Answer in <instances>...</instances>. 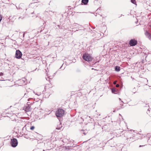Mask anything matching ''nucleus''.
Wrapping results in <instances>:
<instances>
[{"label": "nucleus", "instance_id": "3", "mask_svg": "<svg viewBox=\"0 0 151 151\" xmlns=\"http://www.w3.org/2000/svg\"><path fill=\"white\" fill-rule=\"evenodd\" d=\"M11 145L13 147H16L17 145L18 142L17 139L14 138L11 140Z\"/></svg>", "mask_w": 151, "mask_h": 151}, {"label": "nucleus", "instance_id": "9", "mask_svg": "<svg viewBox=\"0 0 151 151\" xmlns=\"http://www.w3.org/2000/svg\"><path fill=\"white\" fill-rule=\"evenodd\" d=\"M31 109L29 106H28L25 108V110L27 112H28L31 111Z\"/></svg>", "mask_w": 151, "mask_h": 151}, {"label": "nucleus", "instance_id": "11", "mask_svg": "<svg viewBox=\"0 0 151 151\" xmlns=\"http://www.w3.org/2000/svg\"><path fill=\"white\" fill-rule=\"evenodd\" d=\"M88 0H82V2L84 5L87 4V3L88 2Z\"/></svg>", "mask_w": 151, "mask_h": 151}, {"label": "nucleus", "instance_id": "1", "mask_svg": "<svg viewBox=\"0 0 151 151\" xmlns=\"http://www.w3.org/2000/svg\"><path fill=\"white\" fill-rule=\"evenodd\" d=\"M64 111L62 109H58L56 111L55 115L57 117H62L64 114Z\"/></svg>", "mask_w": 151, "mask_h": 151}, {"label": "nucleus", "instance_id": "2", "mask_svg": "<svg viewBox=\"0 0 151 151\" xmlns=\"http://www.w3.org/2000/svg\"><path fill=\"white\" fill-rule=\"evenodd\" d=\"M82 58L84 60L87 61H92L93 58L90 55L86 53H85L83 55Z\"/></svg>", "mask_w": 151, "mask_h": 151}, {"label": "nucleus", "instance_id": "4", "mask_svg": "<svg viewBox=\"0 0 151 151\" xmlns=\"http://www.w3.org/2000/svg\"><path fill=\"white\" fill-rule=\"evenodd\" d=\"M22 52L19 50H17L15 54V57L18 59H20L22 57Z\"/></svg>", "mask_w": 151, "mask_h": 151}, {"label": "nucleus", "instance_id": "21", "mask_svg": "<svg viewBox=\"0 0 151 151\" xmlns=\"http://www.w3.org/2000/svg\"><path fill=\"white\" fill-rule=\"evenodd\" d=\"M142 147V146H141V145H140V146H139V147Z\"/></svg>", "mask_w": 151, "mask_h": 151}, {"label": "nucleus", "instance_id": "18", "mask_svg": "<svg viewBox=\"0 0 151 151\" xmlns=\"http://www.w3.org/2000/svg\"><path fill=\"white\" fill-rule=\"evenodd\" d=\"M3 73H2L1 72L0 73V76H3Z\"/></svg>", "mask_w": 151, "mask_h": 151}, {"label": "nucleus", "instance_id": "20", "mask_svg": "<svg viewBox=\"0 0 151 151\" xmlns=\"http://www.w3.org/2000/svg\"><path fill=\"white\" fill-rule=\"evenodd\" d=\"M116 81H114V84H116Z\"/></svg>", "mask_w": 151, "mask_h": 151}, {"label": "nucleus", "instance_id": "6", "mask_svg": "<svg viewBox=\"0 0 151 151\" xmlns=\"http://www.w3.org/2000/svg\"><path fill=\"white\" fill-rule=\"evenodd\" d=\"M145 35L149 40H151V35L148 32L146 31L145 33Z\"/></svg>", "mask_w": 151, "mask_h": 151}, {"label": "nucleus", "instance_id": "7", "mask_svg": "<svg viewBox=\"0 0 151 151\" xmlns=\"http://www.w3.org/2000/svg\"><path fill=\"white\" fill-rule=\"evenodd\" d=\"M123 103H124L122 101L121 102H120V105L119 106H118L117 107V110L123 108V107H122V106H123Z\"/></svg>", "mask_w": 151, "mask_h": 151}, {"label": "nucleus", "instance_id": "16", "mask_svg": "<svg viewBox=\"0 0 151 151\" xmlns=\"http://www.w3.org/2000/svg\"><path fill=\"white\" fill-rule=\"evenodd\" d=\"M35 128V127L34 126H32L30 128V129L31 130H33Z\"/></svg>", "mask_w": 151, "mask_h": 151}, {"label": "nucleus", "instance_id": "23", "mask_svg": "<svg viewBox=\"0 0 151 151\" xmlns=\"http://www.w3.org/2000/svg\"><path fill=\"white\" fill-rule=\"evenodd\" d=\"M119 100H121V99H120V98H119Z\"/></svg>", "mask_w": 151, "mask_h": 151}, {"label": "nucleus", "instance_id": "15", "mask_svg": "<svg viewBox=\"0 0 151 151\" xmlns=\"http://www.w3.org/2000/svg\"><path fill=\"white\" fill-rule=\"evenodd\" d=\"M81 133H83V134H84V135H86V134L84 132V130H82L81 131Z\"/></svg>", "mask_w": 151, "mask_h": 151}, {"label": "nucleus", "instance_id": "17", "mask_svg": "<svg viewBox=\"0 0 151 151\" xmlns=\"http://www.w3.org/2000/svg\"><path fill=\"white\" fill-rule=\"evenodd\" d=\"M2 19V18L1 16V14H0V22L1 21Z\"/></svg>", "mask_w": 151, "mask_h": 151}, {"label": "nucleus", "instance_id": "22", "mask_svg": "<svg viewBox=\"0 0 151 151\" xmlns=\"http://www.w3.org/2000/svg\"><path fill=\"white\" fill-rule=\"evenodd\" d=\"M56 131L57 132H59L60 131Z\"/></svg>", "mask_w": 151, "mask_h": 151}, {"label": "nucleus", "instance_id": "14", "mask_svg": "<svg viewBox=\"0 0 151 151\" xmlns=\"http://www.w3.org/2000/svg\"><path fill=\"white\" fill-rule=\"evenodd\" d=\"M131 2L134 4H136V2L135 0H131Z\"/></svg>", "mask_w": 151, "mask_h": 151}, {"label": "nucleus", "instance_id": "8", "mask_svg": "<svg viewBox=\"0 0 151 151\" xmlns=\"http://www.w3.org/2000/svg\"><path fill=\"white\" fill-rule=\"evenodd\" d=\"M112 92L113 93L116 94L118 93V90L115 88H113L112 89Z\"/></svg>", "mask_w": 151, "mask_h": 151}, {"label": "nucleus", "instance_id": "19", "mask_svg": "<svg viewBox=\"0 0 151 151\" xmlns=\"http://www.w3.org/2000/svg\"><path fill=\"white\" fill-rule=\"evenodd\" d=\"M116 87H119V84H116Z\"/></svg>", "mask_w": 151, "mask_h": 151}, {"label": "nucleus", "instance_id": "5", "mask_svg": "<svg viewBox=\"0 0 151 151\" xmlns=\"http://www.w3.org/2000/svg\"><path fill=\"white\" fill-rule=\"evenodd\" d=\"M129 44L131 46H135L137 44V41L134 39H132L130 40Z\"/></svg>", "mask_w": 151, "mask_h": 151}, {"label": "nucleus", "instance_id": "10", "mask_svg": "<svg viewBox=\"0 0 151 151\" xmlns=\"http://www.w3.org/2000/svg\"><path fill=\"white\" fill-rule=\"evenodd\" d=\"M34 1H35L34 3L31 4V6H36L37 5V1H38L39 0H33Z\"/></svg>", "mask_w": 151, "mask_h": 151}, {"label": "nucleus", "instance_id": "24", "mask_svg": "<svg viewBox=\"0 0 151 151\" xmlns=\"http://www.w3.org/2000/svg\"><path fill=\"white\" fill-rule=\"evenodd\" d=\"M0 81H3V80H0Z\"/></svg>", "mask_w": 151, "mask_h": 151}, {"label": "nucleus", "instance_id": "12", "mask_svg": "<svg viewBox=\"0 0 151 151\" xmlns=\"http://www.w3.org/2000/svg\"><path fill=\"white\" fill-rule=\"evenodd\" d=\"M62 127L61 126V124H60L59 125V127H57L56 128V130H61V129H62Z\"/></svg>", "mask_w": 151, "mask_h": 151}, {"label": "nucleus", "instance_id": "13", "mask_svg": "<svg viewBox=\"0 0 151 151\" xmlns=\"http://www.w3.org/2000/svg\"><path fill=\"white\" fill-rule=\"evenodd\" d=\"M115 70H116V71H119L120 70V67H119V66L116 67L115 68Z\"/></svg>", "mask_w": 151, "mask_h": 151}]
</instances>
